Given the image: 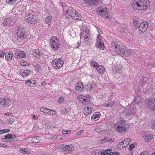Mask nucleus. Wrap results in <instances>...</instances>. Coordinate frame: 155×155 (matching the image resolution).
Returning a JSON list of instances; mask_svg holds the SVG:
<instances>
[{"label":"nucleus","mask_w":155,"mask_h":155,"mask_svg":"<svg viewBox=\"0 0 155 155\" xmlns=\"http://www.w3.org/2000/svg\"><path fill=\"white\" fill-rule=\"evenodd\" d=\"M125 122V121L124 120L122 121L121 120L120 122L118 124L117 127L116 128L117 132L120 133L126 132V130L128 129V128L129 127L130 125L123 124Z\"/></svg>","instance_id":"obj_1"},{"label":"nucleus","mask_w":155,"mask_h":155,"mask_svg":"<svg viewBox=\"0 0 155 155\" xmlns=\"http://www.w3.org/2000/svg\"><path fill=\"white\" fill-rule=\"evenodd\" d=\"M64 62L62 59L58 58L53 60L51 62L52 66L56 69L60 68L64 64Z\"/></svg>","instance_id":"obj_2"},{"label":"nucleus","mask_w":155,"mask_h":155,"mask_svg":"<svg viewBox=\"0 0 155 155\" xmlns=\"http://www.w3.org/2000/svg\"><path fill=\"white\" fill-rule=\"evenodd\" d=\"M134 102H132V104H129L126 107L128 109L127 112V115H134L136 109L134 106Z\"/></svg>","instance_id":"obj_3"},{"label":"nucleus","mask_w":155,"mask_h":155,"mask_svg":"<svg viewBox=\"0 0 155 155\" xmlns=\"http://www.w3.org/2000/svg\"><path fill=\"white\" fill-rule=\"evenodd\" d=\"M148 23L146 21L142 22L139 26V32L140 33H142L145 32L148 28Z\"/></svg>","instance_id":"obj_4"},{"label":"nucleus","mask_w":155,"mask_h":155,"mask_svg":"<svg viewBox=\"0 0 155 155\" xmlns=\"http://www.w3.org/2000/svg\"><path fill=\"white\" fill-rule=\"evenodd\" d=\"M98 12L100 15L103 16L105 18H109L110 17L108 15L107 8L106 7H100L99 9Z\"/></svg>","instance_id":"obj_5"},{"label":"nucleus","mask_w":155,"mask_h":155,"mask_svg":"<svg viewBox=\"0 0 155 155\" xmlns=\"http://www.w3.org/2000/svg\"><path fill=\"white\" fill-rule=\"evenodd\" d=\"M10 98L3 99H0V104L4 107H7L10 105L12 103L11 101H10Z\"/></svg>","instance_id":"obj_6"},{"label":"nucleus","mask_w":155,"mask_h":155,"mask_svg":"<svg viewBox=\"0 0 155 155\" xmlns=\"http://www.w3.org/2000/svg\"><path fill=\"white\" fill-rule=\"evenodd\" d=\"M38 20L37 17L35 15H33L26 19V21L28 24L35 25L36 22Z\"/></svg>","instance_id":"obj_7"},{"label":"nucleus","mask_w":155,"mask_h":155,"mask_svg":"<svg viewBox=\"0 0 155 155\" xmlns=\"http://www.w3.org/2000/svg\"><path fill=\"white\" fill-rule=\"evenodd\" d=\"M130 141V139H127L124 140V141H121L117 145V147L121 149L123 147H126L129 144Z\"/></svg>","instance_id":"obj_8"},{"label":"nucleus","mask_w":155,"mask_h":155,"mask_svg":"<svg viewBox=\"0 0 155 155\" xmlns=\"http://www.w3.org/2000/svg\"><path fill=\"white\" fill-rule=\"evenodd\" d=\"M43 54L42 51L38 49H35L32 52L33 56L36 58H40L42 56Z\"/></svg>","instance_id":"obj_9"},{"label":"nucleus","mask_w":155,"mask_h":155,"mask_svg":"<svg viewBox=\"0 0 155 155\" xmlns=\"http://www.w3.org/2000/svg\"><path fill=\"white\" fill-rule=\"evenodd\" d=\"M84 7H90L92 5H95L98 0H84Z\"/></svg>","instance_id":"obj_10"},{"label":"nucleus","mask_w":155,"mask_h":155,"mask_svg":"<svg viewBox=\"0 0 155 155\" xmlns=\"http://www.w3.org/2000/svg\"><path fill=\"white\" fill-rule=\"evenodd\" d=\"M112 149L110 150L109 149H107L105 150H103L101 152V155H119L118 152H114L111 151Z\"/></svg>","instance_id":"obj_11"},{"label":"nucleus","mask_w":155,"mask_h":155,"mask_svg":"<svg viewBox=\"0 0 155 155\" xmlns=\"http://www.w3.org/2000/svg\"><path fill=\"white\" fill-rule=\"evenodd\" d=\"M119 51L118 52V54L120 55H124L125 56H130L131 54L130 50H127L125 51L124 49L123 48H120L119 49Z\"/></svg>","instance_id":"obj_12"},{"label":"nucleus","mask_w":155,"mask_h":155,"mask_svg":"<svg viewBox=\"0 0 155 155\" xmlns=\"http://www.w3.org/2000/svg\"><path fill=\"white\" fill-rule=\"evenodd\" d=\"M88 30H87V28H84L83 29V36L84 38L85 43L87 44L88 43V37L89 36V34L88 33Z\"/></svg>","instance_id":"obj_13"},{"label":"nucleus","mask_w":155,"mask_h":155,"mask_svg":"<svg viewBox=\"0 0 155 155\" xmlns=\"http://www.w3.org/2000/svg\"><path fill=\"white\" fill-rule=\"evenodd\" d=\"M31 72L28 69L25 70L22 69H21L19 72V73L21 75L23 78L26 77L31 73Z\"/></svg>","instance_id":"obj_14"},{"label":"nucleus","mask_w":155,"mask_h":155,"mask_svg":"<svg viewBox=\"0 0 155 155\" xmlns=\"http://www.w3.org/2000/svg\"><path fill=\"white\" fill-rule=\"evenodd\" d=\"M21 33L20 35H17L18 40L19 41L26 38L28 35L27 33L25 31Z\"/></svg>","instance_id":"obj_15"},{"label":"nucleus","mask_w":155,"mask_h":155,"mask_svg":"<svg viewBox=\"0 0 155 155\" xmlns=\"http://www.w3.org/2000/svg\"><path fill=\"white\" fill-rule=\"evenodd\" d=\"M13 56V54L11 51H9L8 53H6L5 54V59L8 61L11 60Z\"/></svg>","instance_id":"obj_16"},{"label":"nucleus","mask_w":155,"mask_h":155,"mask_svg":"<svg viewBox=\"0 0 155 155\" xmlns=\"http://www.w3.org/2000/svg\"><path fill=\"white\" fill-rule=\"evenodd\" d=\"M72 14H71V17L73 19H78L81 20L82 18L81 16L78 13L75 11V12L74 13H72Z\"/></svg>","instance_id":"obj_17"},{"label":"nucleus","mask_w":155,"mask_h":155,"mask_svg":"<svg viewBox=\"0 0 155 155\" xmlns=\"http://www.w3.org/2000/svg\"><path fill=\"white\" fill-rule=\"evenodd\" d=\"M111 46L113 50H115L118 53L119 51V48H121L120 47V45H118L115 42H112L111 43Z\"/></svg>","instance_id":"obj_18"},{"label":"nucleus","mask_w":155,"mask_h":155,"mask_svg":"<svg viewBox=\"0 0 155 155\" xmlns=\"http://www.w3.org/2000/svg\"><path fill=\"white\" fill-rule=\"evenodd\" d=\"M84 88V87L82 83L81 82H79L77 84L75 87V89L79 92L82 91Z\"/></svg>","instance_id":"obj_19"},{"label":"nucleus","mask_w":155,"mask_h":155,"mask_svg":"<svg viewBox=\"0 0 155 155\" xmlns=\"http://www.w3.org/2000/svg\"><path fill=\"white\" fill-rule=\"evenodd\" d=\"M96 68L98 72L101 74L104 73L105 71V68L102 65H98L96 67Z\"/></svg>","instance_id":"obj_20"},{"label":"nucleus","mask_w":155,"mask_h":155,"mask_svg":"<svg viewBox=\"0 0 155 155\" xmlns=\"http://www.w3.org/2000/svg\"><path fill=\"white\" fill-rule=\"evenodd\" d=\"M148 101L150 108H151V110H155V99L154 101L149 100Z\"/></svg>","instance_id":"obj_21"},{"label":"nucleus","mask_w":155,"mask_h":155,"mask_svg":"<svg viewBox=\"0 0 155 155\" xmlns=\"http://www.w3.org/2000/svg\"><path fill=\"white\" fill-rule=\"evenodd\" d=\"M76 11L73 8L68 7L67 8L66 12L71 16V14H72V13H74Z\"/></svg>","instance_id":"obj_22"},{"label":"nucleus","mask_w":155,"mask_h":155,"mask_svg":"<svg viewBox=\"0 0 155 155\" xmlns=\"http://www.w3.org/2000/svg\"><path fill=\"white\" fill-rule=\"evenodd\" d=\"M57 38H58L56 36H52L50 38V44L59 43V40Z\"/></svg>","instance_id":"obj_23"},{"label":"nucleus","mask_w":155,"mask_h":155,"mask_svg":"<svg viewBox=\"0 0 155 155\" xmlns=\"http://www.w3.org/2000/svg\"><path fill=\"white\" fill-rule=\"evenodd\" d=\"M98 48L101 50H104L105 47L104 46V43L103 41H97L96 44Z\"/></svg>","instance_id":"obj_24"},{"label":"nucleus","mask_w":155,"mask_h":155,"mask_svg":"<svg viewBox=\"0 0 155 155\" xmlns=\"http://www.w3.org/2000/svg\"><path fill=\"white\" fill-rule=\"evenodd\" d=\"M12 22V19L9 18H5L3 21V24L5 25H9Z\"/></svg>","instance_id":"obj_25"},{"label":"nucleus","mask_w":155,"mask_h":155,"mask_svg":"<svg viewBox=\"0 0 155 155\" xmlns=\"http://www.w3.org/2000/svg\"><path fill=\"white\" fill-rule=\"evenodd\" d=\"M95 87L94 84H87L85 86V88L86 91H90L91 90H92Z\"/></svg>","instance_id":"obj_26"},{"label":"nucleus","mask_w":155,"mask_h":155,"mask_svg":"<svg viewBox=\"0 0 155 155\" xmlns=\"http://www.w3.org/2000/svg\"><path fill=\"white\" fill-rule=\"evenodd\" d=\"M16 56L17 57L19 56L20 58H25L26 55L25 54V52L23 51H19L16 53Z\"/></svg>","instance_id":"obj_27"},{"label":"nucleus","mask_w":155,"mask_h":155,"mask_svg":"<svg viewBox=\"0 0 155 155\" xmlns=\"http://www.w3.org/2000/svg\"><path fill=\"white\" fill-rule=\"evenodd\" d=\"M25 31V30L24 29L23 27L21 26H19L17 30V35L21 34L22 33Z\"/></svg>","instance_id":"obj_28"},{"label":"nucleus","mask_w":155,"mask_h":155,"mask_svg":"<svg viewBox=\"0 0 155 155\" xmlns=\"http://www.w3.org/2000/svg\"><path fill=\"white\" fill-rule=\"evenodd\" d=\"M132 6L133 9L134 10L137 9V7H140V4L137 2H133L132 4Z\"/></svg>","instance_id":"obj_29"},{"label":"nucleus","mask_w":155,"mask_h":155,"mask_svg":"<svg viewBox=\"0 0 155 155\" xmlns=\"http://www.w3.org/2000/svg\"><path fill=\"white\" fill-rule=\"evenodd\" d=\"M19 151L21 153L25 154H28L30 153V151L27 148H21Z\"/></svg>","instance_id":"obj_30"},{"label":"nucleus","mask_w":155,"mask_h":155,"mask_svg":"<svg viewBox=\"0 0 155 155\" xmlns=\"http://www.w3.org/2000/svg\"><path fill=\"white\" fill-rule=\"evenodd\" d=\"M100 115V114L99 112H96L91 117V118L93 119L94 120H96L99 119Z\"/></svg>","instance_id":"obj_31"},{"label":"nucleus","mask_w":155,"mask_h":155,"mask_svg":"<svg viewBox=\"0 0 155 155\" xmlns=\"http://www.w3.org/2000/svg\"><path fill=\"white\" fill-rule=\"evenodd\" d=\"M52 48V50H57L59 46V43H54L53 44H50Z\"/></svg>","instance_id":"obj_32"},{"label":"nucleus","mask_w":155,"mask_h":155,"mask_svg":"<svg viewBox=\"0 0 155 155\" xmlns=\"http://www.w3.org/2000/svg\"><path fill=\"white\" fill-rule=\"evenodd\" d=\"M40 137H35L32 138L31 143H36L39 142Z\"/></svg>","instance_id":"obj_33"},{"label":"nucleus","mask_w":155,"mask_h":155,"mask_svg":"<svg viewBox=\"0 0 155 155\" xmlns=\"http://www.w3.org/2000/svg\"><path fill=\"white\" fill-rule=\"evenodd\" d=\"M153 137L152 135H150V134H147L144 135V137L145 140L147 142L151 140L152 137Z\"/></svg>","instance_id":"obj_34"},{"label":"nucleus","mask_w":155,"mask_h":155,"mask_svg":"<svg viewBox=\"0 0 155 155\" xmlns=\"http://www.w3.org/2000/svg\"><path fill=\"white\" fill-rule=\"evenodd\" d=\"M84 100L82 101V104L84 105H86L89 103V97L84 96Z\"/></svg>","instance_id":"obj_35"},{"label":"nucleus","mask_w":155,"mask_h":155,"mask_svg":"<svg viewBox=\"0 0 155 155\" xmlns=\"http://www.w3.org/2000/svg\"><path fill=\"white\" fill-rule=\"evenodd\" d=\"M12 137V135L8 134L5 136V138H1V140L3 141H4L5 140H11V138Z\"/></svg>","instance_id":"obj_36"},{"label":"nucleus","mask_w":155,"mask_h":155,"mask_svg":"<svg viewBox=\"0 0 155 155\" xmlns=\"http://www.w3.org/2000/svg\"><path fill=\"white\" fill-rule=\"evenodd\" d=\"M119 67L118 65H115L113 66L112 71L114 73H115L119 71Z\"/></svg>","instance_id":"obj_37"},{"label":"nucleus","mask_w":155,"mask_h":155,"mask_svg":"<svg viewBox=\"0 0 155 155\" xmlns=\"http://www.w3.org/2000/svg\"><path fill=\"white\" fill-rule=\"evenodd\" d=\"M40 111L42 112L46 113L48 114H49V109L46 108L42 107L40 109Z\"/></svg>","instance_id":"obj_38"},{"label":"nucleus","mask_w":155,"mask_h":155,"mask_svg":"<svg viewBox=\"0 0 155 155\" xmlns=\"http://www.w3.org/2000/svg\"><path fill=\"white\" fill-rule=\"evenodd\" d=\"M89 107H87L86 109L85 108L83 111V113L85 115H87L91 113L89 110Z\"/></svg>","instance_id":"obj_39"},{"label":"nucleus","mask_w":155,"mask_h":155,"mask_svg":"<svg viewBox=\"0 0 155 155\" xmlns=\"http://www.w3.org/2000/svg\"><path fill=\"white\" fill-rule=\"evenodd\" d=\"M114 101H110L108 104H105L104 105V107H112L114 104Z\"/></svg>","instance_id":"obj_40"},{"label":"nucleus","mask_w":155,"mask_h":155,"mask_svg":"<svg viewBox=\"0 0 155 155\" xmlns=\"http://www.w3.org/2000/svg\"><path fill=\"white\" fill-rule=\"evenodd\" d=\"M91 65L95 68H96V67L98 65V64L95 61H91L90 62Z\"/></svg>","instance_id":"obj_41"},{"label":"nucleus","mask_w":155,"mask_h":155,"mask_svg":"<svg viewBox=\"0 0 155 155\" xmlns=\"http://www.w3.org/2000/svg\"><path fill=\"white\" fill-rule=\"evenodd\" d=\"M18 140V138L15 135H12V137L11 138V139L9 140L10 141H15Z\"/></svg>","instance_id":"obj_42"},{"label":"nucleus","mask_w":155,"mask_h":155,"mask_svg":"<svg viewBox=\"0 0 155 155\" xmlns=\"http://www.w3.org/2000/svg\"><path fill=\"white\" fill-rule=\"evenodd\" d=\"M65 148V153H69L71 150V149L70 148L69 145H66Z\"/></svg>","instance_id":"obj_43"},{"label":"nucleus","mask_w":155,"mask_h":155,"mask_svg":"<svg viewBox=\"0 0 155 155\" xmlns=\"http://www.w3.org/2000/svg\"><path fill=\"white\" fill-rule=\"evenodd\" d=\"M94 130L96 132L99 133L102 131V130L99 126H97L94 128Z\"/></svg>","instance_id":"obj_44"},{"label":"nucleus","mask_w":155,"mask_h":155,"mask_svg":"<svg viewBox=\"0 0 155 155\" xmlns=\"http://www.w3.org/2000/svg\"><path fill=\"white\" fill-rule=\"evenodd\" d=\"M84 96H82V95H78L77 96V98L79 101L82 103V101L83 100H84Z\"/></svg>","instance_id":"obj_45"},{"label":"nucleus","mask_w":155,"mask_h":155,"mask_svg":"<svg viewBox=\"0 0 155 155\" xmlns=\"http://www.w3.org/2000/svg\"><path fill=\"white\" fill-rule=\"evenodd\" d=\"M45 21L48 24L49 23L51 22V18L50 16H48L46 18Z\"/></svg>","instance_id":"obj_46"},{"label":"nucleus","mask_w":155,"mask_h":155,"mask_svg":"<svg viewBox=\"0 0 155 155\" xmlns=\"http://www.w3.org/2000/svg\"><path fill=\"white\" fill-rule=\"evenodd\" d=\"M1 134H2L4 133H7V132H9L10 131V130L8 129H6L2 130H0Z\"/></svg>","instance_id":"obj_47"},{"label":"nucleus","mask_w":155,"mask_h":155,"mask_svg":"<svg viewBox=\"0 0 155 155\" xmlns=\"http://www.w3.org/2000/svg\"><path fill=\"white\" fill-rule=\"evenodd\" d=\"M14 122L13 119L12 118L8 119L6 121V123L8 124H12Z\"/></svg>","instance_id":"obj_48"},{"label":"nucleus","mask_w":155,"mask_h":155,"mask_svg":"<svg viewBox=\"0 0 155 155\" xmlns=\"http://www.w3.org/2000/svg\"><path fill=\"white\" fill-rule=\"evenodd\" d=\"M64 101V99L63 97L61 96L59 98L58 100V103H62Z\"/></svg>","instance_id":"obj_49"},{"label":"nucleus","mask_w":155,"mask_h":155,"mask_svg":"<svg viewBox=\"0 0 155 155\" xmlns=\"http://www.w3.org/2000/svg\"><path fill=\"white\" fill-rule=\"evenodd\" d=\"M16 0H6V2L8 3L13 5L15 2Z\"/></svg>","instance_id":"obj_50"},{"label":"nucleus","mask_w":155,"mask_h":155,"mask_svg":"<svg viewBox=\"0 0 155 155\" xmlns=\"http://www.w3.org/2000/svg\"><path fill=\"white\" fill-rule=\"evenodd\" d=\"M139 81L140 82H139V83L141 86H143V85H144L146 84V80L144 81V79H143L141 81H140V80Z\"/></svg>","instance_id":"obj_51"},{"label":"nucleus","mask_w":155,"mask_h":155,"mask_svg":"<svg viewBox=\"0 0 155 155\" xmlns=\"http://www.w3.org/2000/svg\"><path fill=\"white\" fill-rule=\"evenodd\" d=\"M56 114V113L55 111L53 110H51L49 109V114L52 115H55Z\"/></svg>","instance_id":"obj_52"},{"label":"nucleus","mask_w":155,"mask_h":155,"mask_svg":"<svg viewBox=\"0 0 155 155\" xmlns=\"http://www.w3.org/2000/svg\"><path fill=\"white\" fill-rule=\"evenodd\" d=\"M20 64L21 65L24 66L28 65V63L24 61L20 62Z\"/></svg>","instance_id":"obj_53"},{"label":"nucleus","mask_w":155,"mask_h":155,"mask_svg":"<svg viewBox=\"0 0 155 155\" xmlns=\"http://www.w3.org/2000/svg\"><path fill=\"white\" fill-rule=\"evenodd\" d=\"M139 21H138L137 19H134V20L133 24L134 25H137L139 24Z\"/></svg>","instance_id":"obj_54"},{"label":"nucleus","mask_w":155,"mask_h":155,"mask_svg":"<svg viewBox=\"0 0 155 155\" xmlns=\"http://www.w3.org/2000/svg\"><path fill=\"white\" fill-rule=\"evenodd\" d=\"M5 53L3 51H0V58H4Z\"/></svg>","instance_id":"obj_55"},{"label":"nucleus","mask_w":155,"mask_h":155,"mask_svg":"<svg viewBox=\"0 0 155 155\" xmlns=\"http://www.w3.org/2000/svg\"><path fill=\"white\" fill-rule=\"evenodd\" d=\"M71 133V131L70 130H63L62 133L63 134H69Z\"/></svg>","instance_id":"obj_56"},{"label":"nucleus","mask_w":155,"mask_h":155,"mask_svg":"<svg viewBox=\"0 0 155 155\" xmlns=\"http://www.w3.org/2000/svg\"><path fill=\"white\" fill-rule=\"evenodd\" d=\"M129 150H131L132 149H133L134 147V145L133 144H131L129 146Z\"/></svg>","instance_id":"obj_57"},{"label":"nucleus","mask_w":155,"mask_h":155,"mask_svg":"<svg viewBox=\"0 0 155 155\" xmlns=\"http://www.w3.org/2000/svg\"><path fill=\"white\" fill-rule=\"evenodd\" d=\"M35 67V69L37 70H38L41 68L39 64H37L36 65Z\"/></svg>","instance_id":"obj_58"},{"label":"nucleus","mask_w":155,"mask_h":155,"mask_svg":"<svg viewBox=\"0 0 155 155\" xmlns=\"http://www.w3.org/2000/svg\"><path fill=\"white\" fill-rule=\"evenodd\" d=\"M137 100V98H135L134 99V102H133L134 103H134H135V104H137L138 103H139V101H138V100Z\"/></svg>","instance_id":"obj_59"},{"label":"nucleus","mask_w":155,"mask_h":155,"mask_svg":"<svg viewBox=\"0 0 155 155\" xmlns=\"http://www.w3.org/2000/svg\"><path fill=\"white\" fill-rule=\"evenodd\" d=\"M57 137L56 136H54L52 137L51 138V139L53 140H57Z\"/></svg>","instance_id":"obj_60"},{"label":"nucleus","mask_w":155,"mask_h":155,"mask_svg":"<svg viewBox=\"0 0 155 155\" xmlns=\"http://www.w3.org/2000/svg\"><path fill=\"white\" fill-rule=\"evenodd\" d=\"M66 145H65V144H61L59 146V147L60 149H62L65 148L66 147Z\"/></svg>","instance_id":"obj_61"},{"label":"nucleus","mask_w":155,"mask_h":155,"mask_svg":"<svg viewBox=\"0 0 155 155\" xmlns=\"http://www.w3.org/2000/svg\"><path fill=\"white\" fill-rule=\"evenodd\" d=\"M149 5V1H148V2H147V4L145 3H143V6L144 7H147Z\"/></svg>","instance_id":"obj_62"},{"label":"nucleus","mask_w":155,"mask_h":155,"mask_svg":"<svg viewBox=\"0 0 155 155\" xmlns=\"http://www.w3.org/2000/svg\"><path fill=\"white\" fill-rule=\"evenodd\" d=\"M97 41H101V36H100L99 35H98L97 36Z\"/></svg>","instance_id":"obj_63"},{"label":"nucleus","mask_w":155,"mask_h":155,"mask_svg":"<svg viewBox=\"0 0 155 155\" xmlns=\"http://www.w3.org/2000/svg\"><path fill=\"white\" fill-rule=\"evenodd\" d=\"M30 81L28 80V81H25V84L27 85H28V86H30Z\"/></svg>","instance_id":"obj_64"}]
</instances>
